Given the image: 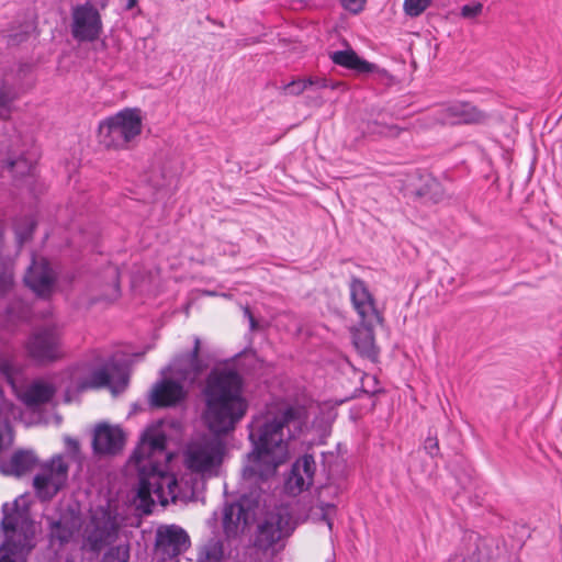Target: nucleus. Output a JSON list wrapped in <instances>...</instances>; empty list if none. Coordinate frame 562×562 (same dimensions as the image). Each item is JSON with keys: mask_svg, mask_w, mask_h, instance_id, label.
I'll use <instances>...</instances> for the list:
<instances>
[{"mask_svg": "<svg viewBox=\"0 0 562 562\" xmlns=\"http://www.w3.org/2000/svg\"><path fill=\"white\" fill-rule=\"evenodd\" d=\"M36 462L32 451H16L10 460L0 463V472L5 475L20 476L30 471Z\"/></svg>", "mask_w": 562, "mask_h": 562, "instance_id": "22", "label": "nucleus"}, {"mask_svg": "<svg viewBox=\"0 0 562 562\" xmlns=\"http://www.w3.org/2000/svg\"><path fill=\"white\" fill-rule=\"evenodd\" d=\"M352 342L358 352L371 360H375L378 350L374 344L372 323L362 322V324L352 329Z\"/></svg>", "mask_w": 562, "mask_h": 562, "instance_id": "21", "label": "nucleus"}, {"mask_svg": "<svg viewBox=\"0 0 562 562\" xmlns=\"http://www.w3.org/2000/svg\"><path fill=\"white\" fill-rule=\"evenodd\" d=\"M322 510L324 512L323 517L326 520L328 528L331 529V520L329 518V513L334 510V506L327 504L325 507L322 508Z\"/></svg>", "mask_w": 562, "mask_h": 562, "instance_id": "39", "label": "nucleus"}, {"mask_svg": "<svg viewBox=\"0 0 562 562\" xmlns=\"http://www.w3.org/2000/svg\"><path fill=\"white\" fill-rule=\"evenodd\" d=\"M306 412L284 403L271 404L252 419L249 439L254 450L248 454L243 475L246 480H266L290 458L289 442L306 425Z\"/></svg>", "mask_w": 562, "mask_h": 562, "instance_id": "2", "label": "nucleus"}, {"mask_svg": "<svg viewBox=\"0 0 562 562\" xmlns=\"http://www.w3.org/2000/svg\"><path fill=\"white\" fill-rule=\"evenodd\" d=\"M102 32V21L97 8L87 2L72 10L71 34L80 42H93Z\"/></svg>", "mask_w": 562, "mask_h": 562, "instance_id": "11", "label": "nucleus"}, {"mask_svg": "<svg viewBox=\"0 0 562 562\" xmlns=\"http://www.w3.org/2000/svg\"><path fill=\"white\" fill-rule=\"evenodd\" d=\"M143 122L140 109L125 108L99 124V142L108 148H127L142 134Z\"/></svg>", "mask_w": 562, "mask_h": 562, "instance_id": "7", "label": "nucleus"}, {"mask_svg": "<svg viewBox=\"0 0 562 562\" xmlns=\"http://www.w3.org/2000/svg\"><path fill=\"white\" fill-rule=\"evenodd\" d=\"M483 12V4L481 2H473L470 4H464L461 10L460 14L464 19H475L480 16Z\"/></svg>", "mask_w": 562, "mask_h": 562, "instance_id": "34", "label": "nucleus"}, {"mask_svg": "<svg viewBox=\"0 0 562 562\" xmlns=\"http://www.w3.org/2000/svg\"><path fill=\"white\" fill-rule=\"evenodd\" d=\"M65 443H66V446H67V448L69 450H71L74 452H76L78 450V442H77V440L67 437L65 439Z\"/></svg>", "mask_w": 562, "mask_h": 562, "instance_id": "40", "label": "nucleus"}, {"mask_svg": "<svg viewBox=\"0 0 562 562\" xmlns=\"http://www.w3.org/2000/svg\"><path fill=\"white\" fill-rule=\"evenodd\" d=\"M350 295L353 307L360 316L361 322L373 323L380 319L373 296L363 281L352 279L350 283Z\"/></svg>", "mask_w": 562, "mask_h": 562, "instance_id": "19", "label": "nucleus"}, {"mask_svg": "<svg viewBox=\"0 0 562 562\" xmlns=\"http://www.w3.org/2000/svg\"><path fill=\"white\" fill-rule=\"evenodd\" d=\"M125 435L116 425L99 424L93 431V450L99 454H115L123 449Z\"/></svg>", "mask_w": 562, "mask_h": 562, "instance_id": "15", "label": "nucleus"}, {"mask_svg": "<svg viewBox=\"0 0 562 562\" xmlns=\"http://www.w3.org/2000/svg\"><path fill=\"white\" fill-rule=\"evenodd\" d=\"M203 398V420L216 436L233 431L249 407L243 378L229 367L215 368L210 372Z\"/></svg>", "mask_w": 562, "mask_h": 562, "instance_id": "3", "label": "nucleus"}, {"mask_svg": "<svg viewBox=\"0 0 562 562\" xmlns=\"http://www.w3.org/2000/svg\"><path fill=\"white\" fill-rule=\"evenodd\" d=\"M255 514L244 503L228 504L223 510V529L228 538L244 533L254 519Z\"/></svg>", "mask_w": 562, "mask_h": 562, "instance_id": "17", "label": "nucleus"}, {"mask_svg": "<svg viewBox=\"0 0 562 562\" xmlns=\"http://www.w3.org/2000/svg\"><path fill=\"white\" fill-rule=\"evenodd\" d=\"M119 295H120V288H119V282H117V273L115 271H111V284H109L103 299L105 301H114L119 297Z\"/></svg>", "mask_w": 562, "mask_h": 562, "instance_id": "35", "label": "nucleus"}, {"mask_svg": "<svg viewBox=\"0 0 562 562\" xmlns=\"http://www.w3.org/2000/svg\"><path fill=\"white\" fill-rule=\"evenodd\" d=\"M34 225L32 222L27 224V228L24 232L16 229V236L20 243L24 241L33 232Z\"/></svg>", "mask_w": 562, "mask_h": 562, "instance_id": "37", "label": "nucleus"}, {"mask_svg": "<svg viewBox=\"0 0 562 562\" xmlns=\"http://www.w3.org/2000/svg\"><path fill=\"white\" fill-rule=\"evenodd\" d=\"M245 314L248 316V318L250 321V325L254 328L255 327V318L252 317L248 307L245 308Z\"/></svg>", "mask_w": 562, "mask_h": 562, "instance_id": "42", "label": "nucleus"}, {"mask_svg": "<svg viewBox=\"0 0 562 562\" xmlns=\"http://www.w3.org/2000/svg\"><path fill=\"white\" fill-rule=\"evenodd\" d=\"M295 521L289 506H280L269 512L259 525L256 546L274 554L284 548V540L293 532Z\"/></svg>", "mask_w": 562, "mask_h": 562, "instance_id": "8", "label": "nucleus"}, {"mask_svg": "<svg viewBox=\"0 0 562 562\" xmlns=\"http://www.w3.org/2000/svg\"><path fill=\"white\" fill-rule=\"evenodd\" d=\"M50 537L59 542H67L80 527V518L75 514H66L59 520L49 522Z\"/></svg>", "mask_w": 562, "mask_h": 562, "instance_id": "23", "label": "nucleus"}, {"mask_svg": "<svg viewBox=\"0 0 562 562\" xmlns=\"http://www.w3.org/2000/svg\"><path fill=\"white\" fill-rule=\"evenodd\" d=\"M69 463L61 454L54 456L41 464L33 479L37 497L42 501L52 499L67 483Z\"/></svg>", "mask_w": 562, "mask_h": 562, "instance_id": "9", "label": "nucleus"}, {"mask_svg": "<svg viewBox=\"0 0 562 562\" xmlns=\"http://www.w3.org/2000/svg\"><path fill=\"white\" fill-rule=\"evenodd\" d=\"M340 86H341V83H340V82H335V83H329V82H328V87H329V88H331V89H336V88H338V87H340Z\"/></svg>", "mask_w": 562, "mask_h": 562, "instance_id": "43", "label": "nucleus"}, {"mask_svg": "<svg viewBox=\"0 0 562 562\" xmlns=\"http://www.w3.org/2000/svg\"><path fill=\"white\" fill-rule=\"evenodd\" d=\"M171 423L157 420L147 426L130 458V467L138 473L135 506L145 514L158 503L189 502L198 498L207 479L216 476L225 456L224 442L210 436L190 441L182 453L186 472L179 477L169 473L172 454L166 449L167 429Z\"/></svg>", "mask_w": 562, "mask_h": 562, "instance_id": "1", "label": "nucleus"}, {"mask_svg": "<svg viewBox=\"0 0 562 562\" xmlns=\"http://www.w3.org/2000/svg\"><path fill=\"white\" fill-rule=\"evenodd\" d=\"M136 4V0H128L127 9H132Z\"/></svg>", "mask_w": 562, "mask_h": 562, "instance_id": "44", "label": "nucleus"}, {"mask_svg": "<svg viewBox=\"0 0 562 562\" xmlns=\"http://www.w3.org/2000/svg\"><path fill=\"white\" fill-rule=\"evenodd\" d=\"M223 551L218 542L206 544L201 551L198 562H218L222 558Z\"/></svg>", "mask_w": 562, "mask_h": 562, "instance_id": "31", "label": "nucleus"}, {"mask_svg": "<svg viewBox=\"0 0 562 562\" xmlns=\"http://www.w3.org/2000/svg\"><path fill=\"white\" fill-rule=\"evenodd\" d=\"M13 285V276L12 272L3 266L0 260V294L5 293Z\"/></svg>", "mask_w": 562, "mask_h": 562, "instance_id": "33", "label": "nucleus"}, {"mask_svg": "<svg viewBox=\"0 0 562 562\" xmlns=\"http://www.w3.org/2000/svg\"><path fill=\"white\" fill-rule=\"evenodd\" d=\"M432 0H404L403 10L406 15L416 18L422 15L431 4Z\"/></svg>", "mask_w": 562, "mask_h": 562, "instance_id": "29", "label": "nucleus"}, {"mask_svg": "<svg viewBox=\"0 0 562 562\" xmlns=\"http://www.w3.org/2000/svg\"><path fill=\"white\" fill-rule=\"evenodd\" d=\"M486 120V113L464 102L446 104L437 111L436 116V121L445 125L479 124Z\"/></svg>", "mask_w": 562, "mask_h": 562, "instance_id": "12", "label": "nucleus"}, {"mask_svg": "<svg viewBox=\"0 0 562 562\" xmlns=\"http://www.w3.org/2000/svg\"><path fill=\"white\" fill-rule=\"evenodd\" d=\"M425 448L428 451L429 454H435L438 451V442L434 438H428L425 441Z\"/></svg>", "mask_w": 562, "mask_h": 562, "instance_id": "38", "label": "nucleus"}, {"mask_svg": "<svg viewBox=\"0 0 562 562\" xmlns=\"http://www.w3.org/2000/svg\"><path fill=\"white\" fill-rule=\"evenodd\" d=\"M402 132L403 130L397 125L385 124L378 121L368 122L363 128V135L373 139L396 138Z\"/></svg>", "mask_w": 562, "mask_h": 562, "instance_id": "27", "label": "nucleus"}, {"mask_svg": "<svg viewBox=\"0 0 562 562\" xmlns=\"http://www.w3.org/2000/svg\"><path fill=\"white\" fill-rule=\"evenodd\" d=\"M20 502L24 499L2 506L5 541L0 547V562H25V555L33 548L36 527L30 520L27 510L20 507Z\"/></svg>", "mask_w": 562, "mask_h": 562, "instance_id": "6", "label": "nucleus"}, {"mask_svg": "<svg viewBox=\"0 0 562 562\" xmlns=\"http://www.w3.org/2000/svg\"><path fill=\"white\" fill-rule=\"evenodd\" d=\"M56 386L48 380L38 379L16 389L18 397L31 409H36L53 401Z\"/></svg>", "mask_w": 562, "mask_h": 562, "instance_id": "18", "label": "nucleus"}, {"mask_svg": "<svg viewBox=\"0 0 562 562\" xmlns=\"http://www.w3.org/2000/svg\"><path fill=\"white\" fill-rule=\"evenodd\" d=\"M340 2L345 9L358 13L363 9L367 0H340Z\"/></svg>", "mask_w": 562, "mask_h": 562, "instance_id": "36", "label": "nucleus"}, {"mask_svg": "<svg viewBox=\"0 0 562 562\" xmlns=\"http://www.w3.org/2000/svg\"><path fill=\"white\" fill-rule=\"evenodd\" d=\"M31 358L38 362L53 361L63 356L60 331L56 325L37 328L25 344Z\"/></svg>", "mask_w": 562, "mask_h": 562, "instance_id": "10", "label": "nucleus"}, {"mask_svg": "<svg viewBox=\"0 0 562 562\" xmlns=\"http://www.w3.org/2000/svg\"><path fill=\"white\" fill-rule=\"evenodd\" d=\"M94 530L88 536L90 542L94 548H98L102 542L108 541L115 532L116 525L114 519L105 512H102V519L98 521L95 517L92 518Z\"/></svg>", "mask_w": 562, "mask_h": 562, "instance_id": "25", "label": "nucleus"}, {"mask_svg": "<svg viewBox=\"0 0 562 562\" xmlns=\"http://www.w3.org/2000/svg\"><path fill=\"white\" fill-rule=\"evenodd\" d=\"M314 82L315 81H313L312 78L297 79L286 85L285 91L292 95H300L307 89V87L313 86Z\"/></svg>", "mask_w": 562, "mask_h": 562, "instance_id": "32", "label": "nucleus"}, {"mask_svg": "<svg viewBox=\"0 0 562 562\" xmlns=\"http://www.w3.org/2000/svg\"><path fill=\"white\" fill-rule=\"evenodd\" d=\"M56 274L45 258H34L24 282L38 296H49L55 288Z\"/></svg>", "mask_w": 562, "mask_h": 562, "instance_id": "14", "label": "nucleus"}, {"mask_svg": "<svg viewBox=\"0 0 562 562\" xmlns=\"http://www.w3.org/2000/svg\"><path fill=\"white\" fill-rule=\"evenodd\" d=\"M200 339L194 338L190 351L178 355L167 369L165 379L157 383L150 394V402L155 406H173L187 396L186 386L192 385L203 371L199 358Z\"/></svg>", "mask_w": 562, "mask_h": 562, "instance_id": "4", "label": "nucleus"}, {"mask_svg": "<svg viewBox=\"0 0 562 562\" xmlns=\"http://www.w3.org/2000/svg\"><path fill=\"white\" fill-rule=\"evenodd\" d=\"M127 376L109 357L95 356L69 371L65 400L70 402L77 394L101 387H109L113 394L122 392Z\"/></svg>", "mask_w": 562, "mask_h": 562, "instance_id": "5", "label": "nucleus"}, {"mask_svg": "<svg viewBox=\"0 0 562 562\" xmlns=\"http://www.w3.org/2000/svg\"><path fill=\"white\" fill-rule=\"evenodd\" d=\"M316 463L312 456H303L293 464L285 481V490L291 495H297L307 490L314 480Z\"/></svg>", "mask_w": 562, "mask_h": 562, "instance_id": "16", "label": "nucleus"}, {"mask_svg": "<svg viewBox=\"0 0 562 562\" xmlns=\"http://www.w3.org/2000/svg\"><path fill=\"white\" fill-rule=\"evenodd\" d=\"M314 82L313 86L318 88H328V81L325 78H312Z\"/></svg>", "mask_w": 562, "mask_h": 562, "instance_id": "41", "label": "nucleus"}, {"mask_svg": "<svg viewBox=\"0 0 562 562\" xmlns=\"http://www.w3.org/2000/svg\"><path fill=\"white\" fill-rule=\"evenodd\" d=\"M189 538L183 529L177 526H162L156 533V554L161 560L177 557L188 547Z\"/></svg>", "mask_w": 562, "mask_h": 562, "instance_id": "13", "label": "nucleus"}, {"mask_svg": "<svg viewBox=\"0 0 562 562\" xmlns=\"http://www.w3.org/2000/svg\"><path fill=\"white\" fill-rule=\"evenodd\" d=\"M16 98L14 76L12 74H0V117L9 116L12 103Z\"/></svg>", "mask_w": 562, "mask_h": 562, "instance_id": "24", "label": "nucleus"}, {"mask_svg": "<svg viewBox=\"0 0 562 562\" xmlns=\"http://www.w3.org/2000/svg\"><path fill=\"white\" fill-rule=\"evenodd\" d=\"M35 160V155H30L27 157L21 156L15 159L8 160L7 167L11 172L18 176H25L31 172Z\"/></svg>", "mask_w": 562, "mask_h": 562, "instance_id": "28", "label": "nucleus"}, {"mask_svg": "<svg viewBox=\"0 0 562 562\" xmlns=\"http://www.w3.org/2000/svg\"><path fill=\"white\" fill-rule=\"evenodd\" d=\"M329 57L334 64L355 70L358 74L378 72L386 76L385 70H380L374 64L360 58L351 48L331 52Z\"/></svg>", "mask_w": 562, "mask_h": 562, "instance_id": "20", "label": "nucleus"}, {"mask_svg": "<svg viewBox=\"0 0 562 562\" xmlns=\"http://www.w3.org/2000/svg\"><path fill=\"white\" fill-rule=\"evenodd\" d=\"M130 548L127 544H119L111 548L102 558L101 562H128Z\"/></svg>", "mask_w": 562, "mask_h": 562, "instance_id": "30", "label": "nucleus"}, {"mask_svg": "<svg viewBox=\"0 0 562 562\" xmlns=\"http://www.w3.org/2000/svg\"><path fill=\"white\" fill-rule=\"evenodd\" d=\"M18 418L19 411L9 403H2L0 407V452L13 443V434L9 425L10 418Z\"/></svg>", "mask_w": 562, "mask_h": 562, "instance_id": "26", "label": "nucleus"}]
</instances>
